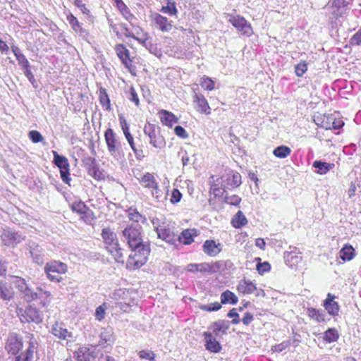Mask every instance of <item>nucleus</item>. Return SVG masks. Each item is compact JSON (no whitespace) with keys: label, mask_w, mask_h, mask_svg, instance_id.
Masks as SVG:
<instances>
[{"label":"nucleus","mask_w":361,"mask_h":361,"mask_svg":"<svg viewBox=\"0 0 361 361\" xmlns=\"http://www.w3.org/2000/svg\"><path fill=\"white\" fill-rule=\"evenodd\" d=\"M204 336L205 339L206 349L212 353H219L221 350V344L216 341V338L211 332H204Z\"/></svg>","instance_id":"4468645a"},{"label":"nucleus","mask_w":361,"mask_h":361,"mask_svg":"<svg viewBox=\"0 0 361 361\" xmlns=\"http://www.w3.org/2000/svg\"><path fill=\"white\" fill-rule=\"evenodd\" d=\"M238 301V297L231 290H226L221 295V304L235 305Z\"/></svg>","instance_id":"2f4dec72"},{"label":"nucleus","mask_w":361,"mask_h":361,"mask_svg":"<svg viewBox=\"0 0 361 361\" xmlns=\"http://www.w3.org/2000/svg\"><path fill=\"white\" fill-rule=\"evenodd\" d=\"M99 101L103 107H105L106 109L109 110L110 109V99L109 98V96L106 93V91L104 88L101 87L99 89Z\"/></svg>","instance_id":"a19ab883"},{"label":"nucleus","mask_w":361,"mask_h":361,"mask_svg":"<svg viewBox=\"0 0 361 361\" xmlns=\"http://www.w3.org/2000/svg\"><path fill=\"white\" fill-rule=\"evenodd\" d=\"M227 316L229 318H233V320L231 321L232 324H238L240 322L239 314H238L235 308L231 310Z\"/></svg>","instance_id":"bf43d9fd"},{"label":"nucleus","mask_w":361,"mask_h":361,"mask_svg":"<svg viewBox=\"0 0 361 361\" xmlns=\"http://www.w3.org/2000/svg\"><path fill=\"white\" fill-rule=\"evenodd\" d=\"M12 51L22 70L26 68H29L30 66L28 60L26 59L25 56L21 52L20 49L18 47H13Z\"/></svg>","instance_id":"bb28decb"},{"label":"nucleus","mask_w":361,"mask_h":361,"mask_svg":"<svg viewBox=\"0 0 361 361\" xmlns=\"http://www.w3.org/2000/svg\"><path fill=\"white\" fill-rule=\"evenodd\" d=\"M155 129V124L148 123L147 125H145L144 128V132L145 135H147L149 137L150 143L152 144L154 147H157Z\"/></svg>","instance_id":"72a5a7b5"},{"label":"nucleus","mask_w":361,"mask_h":361,"mask_svg":"<svg viewBox=\"0 0 361 361\" xmlns=\"http://www.w3.org/2000/svg\"><path fill=\"white\" fill-rule=\"evenodd\" d=\"M257 290L255 284L249 280H240L237 286L238 293L243 295L252 294Z\"/></svg>","instance_id":"aec40b11"},{"label":"nucleus","mask_w":361,"mask_h":361,"mask_svg":"<svg viewBox=\"0 0 361 361\" xmlns=\"http://www.w3.org/2000/svg\"><path fill=\"white\" fill-rule=\"evenodd\" d=\"M174 132L178 137H179L182 139H186L189 136V135L186 132V130L183 127L180 126H177L175 127Z\"/></svg>","instance_id":"13d9d810"},{"label":"nucleus","mask_w":361,"mask_h":361,"mask_svg":"<svg viewBox=\"0 0 361 361\" xmlns=\"http://www.w3.org/2000/svg\"><path fill=\"white\" fill-rule=\"evenodd\" d=\"M159 118L163 125L171 128L178 122V118L173 113L166 110H159Z\"/></svg>","instance_id":"a211bd4d"},{"label":"nucleus","mask_w":361,"mask_h":361,"mask_svg":"<svg viewBox=\"0 0 361 361\" xmlns=\"http://www.w3.org/2000/svg\"><path fill=\"white\" fill-rule=\"evenodd\" d=\"M159 30L162 31H169L171 29L172 25L169 23L167 18L159 15Z\"/></svg>","instance_id":"3c124183"},{"label":"nucleus","mask_w":361,"mask_h":361,"mask_svg":"<svg viewBox=\"0 0 361 361\" xmlns=\"http://www.w3.org/2000/svg\"><path fill=\"white\" fill-rule=\"evenodd\" d=\"M352 44L360 45L361 44V30H359L351 38Z\"/></svg>","instance_id":"338daca9"},{"label":"nucleus","mask_w":361,"mask_h":361,"mask_svg":"<svg viewBox=\"0 0 361 361\" xmlns=\"http://www.w3.org/2000/svg\"><path fill=\"white\" fill-rule=\"evenodd\" d=\"M240 201L241 198L236 195L226 196L224 198V202L231 205H238Z\"/></svg>","instance_id":"6e6d98bb"},{"label":"nucleus","mask_w":361,"mask_h":361,"mask_svg":"<svg viewBox=\"0 0 361 361\" xmlns=\"http://www.w3.org/2000/svg\"><path fill=\"white\" fill-rule=\"evenodd\" d=\"M312 166L317 169L318 173L326 174L334 167V164L321 161H315L313 162Z\"/></svg>","instance_id":"7c9ffc66"},{"label":"nucleus","mask_w":361,"mask_h":361,"mask_svg":"<svg viewBox=\"0 0 361 361\" xmlns=\"http://www.w3.org/2000/svg\"><path fill=\"white\" fill-rule=\"evenodd\" d=\"M2 243L6 246L13 245L20 242V236L15 232L4 230L1 235Z\"/></svg>","instance_id":"f3484780"},{"label":"nucleus","mask_w":361,"mask_h":361,"mask_svg":"<svg viewBox=\"0 0 361 361\" xmlns=\"http://www.w3.org/2000/svg\"><path fill=\"white\" fill-rule=\"evenodd\" d=\"M131 250L126 262V268L135 270L147 262L150 252L148 243H145L142 236V227L139 224H130L122 231V238Z\"/></svg>","instance_id":"f257e3e1"},{"label":"nucleus","mask_w":361,"mask_h":361,"mask_svg":"<svg viewBox=\"0 0 361 361\" xmlns=\"http://www.w3.org/2000/svg\"><path fill=\"white\" fill-rule=\"evenodd\" d=\"M140 357L142 359H147L152 360L155 358L156 355L154 353L148 350H141L139 353Z\"/></svg>","instance_id":"052dcab7"},{"label":"nucleus","mask_w":361,"mask_h":361,"mask_svg":"<svg viewBox=\"0 0 361 361\" xmlns=\"http://www.w3.org/2000/svg\"><path fill=\"white\" fill-rule=\"evenodd\" d=\"M43 317L40 311L35 307L29 306L25 310L24 314L20 317L22 322H34L39 324L42 322Z\"/></svg>","instance_id":"1a4fd4ad"},{"label":"nucleus","mask_w":361,"mask_h":361,"mask_svg":"<svg viewBox=\"0 0 361 361\" xmlns=\"http://www.w3.org/2000/svg\"><path fill=\"white\" fill-rule=\"evenodd\" d=\"M15 291L12 285L3 280H0V299L9 302L14 297Z\"/></svg>","instance_id":"f8f14e48"},{"label":"nucleus","mask_w":361,"mask_h":361,"mask_svg":"<svg viewBox=\"0 0 361 361\" xmlns=\"http://www.w3.org/2000/svg\"><path fill=\"white\" fill-rule=\"evenodd\" d=\"M36 341L35 339L34 338V336L32 334H30V341H29V346L26 350V353H25V356L31 360L33 357V354H34V352H35V349L36 348L35 347V345H36Z\"/></svg>","instance_id":"a18cd8bd"},{"label":"nucleus","mask_w":361,"mask_h":361,"mask_svg":"<svg viewBox=\"0 0 361 361\" xmlns=\"http://www.w3.org/2000/svg\"><path fill=\"white\" fill-rule=\"evenodd\" d=\"M307 313L311 318L319 322L325 321V314L323 311H319L314 308H309L307 310Z\"/></svg>","instance_id":"ea45409f"},{"label":"nucleus","mask_w":361,"mask_h":361,"mask_svg":"<svg viewBox=\"0 0 361 361\" xmlns=\"http://www.w3.org/2000/svg\"><path fill=\"white\" fill-rule=\"evenodd\" d=\"M226 178L228 186L235 188L241 184V176L238 172H232L231 174H228Z\"/></svg>","instance_id":"f704fd0d"},{"label":"nucleus","mask_w":361,"mask_h":361,"mask_svg":"<svg viewBox=\"0 0 361 361\" xmlns=\"http://www.w3.org/2000/svg\"><path fill=\"white\" fill-rule=\"evenodd\" d=\"M117 8L123 16V17L128 20L130 25H133L136 18L135 17L130 13V10L128 7L124 4L122 0H114Z\"/></svg>","instance_id":"5701e85b"},{"label":"nucleus","mask_w":361,"mask_h":361,"mask_svg":"<svg viewBox=\"0 0 361 361\" xmlns=\"http://www.w3.org/2000/svg\"><path fill=\"white\" fill-rule=\"evenodd\" d=\"M161 11L166 14L173 16L177 13L176 4L171 0H166V6H162Z\"/></svg>","instance_id":"37998d69"},{"label":"nucleus","mask_w":361,"mask_h":361,"mask_svg":"<svg viewBox=\"0 0 361 361\" xmlns=\"http://www.w3.org/2000/svg\"><path fill=\"white\" fill-rule=\"evenodd\" d=\"M333 116L334 115L332 114H324L322 121H321V123H319L320 125V127L325 128L326 130L331 129Z\"/></svg>","instance_id":"de8ad7c7"},{"label":"nucleus","mask_w":361,"mask_h":361,"mask_svg":"<svg viewBox=\"0 0 361 361\" xmlns=\"http://www.w3.org/2000/svg\"><path fill=\"white\" fill-rule=\"evenodd\" d=\"M222 250V245L214 240H207L202 245V251L208 256H217Z\"/></svg>","instance_id":"9b49d317"},{"label":"nucleus","mask_w":361,"mask_h":361,"mask_svg":"<svg viewBox=\"0 0 361 361\" xmlns=\"http://www.w3.org/2000/svg\"><path fill=\"white\" fill-rule=\"evenodd\" d=\"M338 337V333L335 329H329L324 334V339L329 343L336 341Z\"/></svg>","instance_id":"79ce46f5"},{"label":"nucleus","mask_w":361,"mask_h":361,"mask_svg":"<svg viewBox=\"0 0 361 361\" xmlns=\"http://www.w3.org/2000/svg\"><path fill=\"white\" fill-rule=\"evenodd\" d=\"M159 238L171 245H174L177 241V236L169 224L164 226L159 225Z\"/></svg>","instance_id":"ddd939ff"},{"label":"nucleus","mask_w":361,"mask_h":361,"mask_svg":"<svg viewBox=\"0 0 361 361\" xmlns=\"http://www.w3.org/2000/svg\"><path fill=\"white\" fill-rule=\"evenodd\" d=\"M182 198V194L178 189H173L172 190L171 197H170V202L172 204H176L180 201Z\"/></svg>","instance_id":"4d7b16f0"},{"label":"nucleus","mask_w":361,"mask_h":361,"mask_svg":"<svg viewBox=\"0 0 361 361\" xmlns=\"http://www.w3.org/2000/svg\"><path fill=\"white\" fill-rule=\"evenodd\" d=\"M128 216L130 220L138 223L142 221V216L139 213L136 208L130 207L128 209Z\"/></svg>","instance_id":"c03bdc74"},{"label":"nucleus","mask_w":361,"mask_h":361,"mask_svg":"<svg viewBox=\"0 0 361 361\" xmlns=\"http://www.w3.org/2000/svg\"><path fill=\"white\" fill-rule=\"evenodd\" d=\"M115 51L116 55L121 61L122 63L126 67L129 68L131 65V60L130 59V52L123 44H118L115 46Z\"/></svg>","instance_id":"2eb2a0df"},{"label":"nucleus","mask_w":361,"mask_h":361,"mask_svg":"<svg viewBox=\"0 0 361 361\" xmlns=\"http://www.w3.org/2000/svg\"><path fill=\"white\" fill-rule=\"evenodd\" d=\"M224 192L225 190L224 189L217 187L216 185H213L210 189V192L213 194L215 197H221Z\"/></svg>","instance_id":"680f3d73"},{"label":"nucleus","mask_w":361,"mask_h":361,"mask_svg":"<svg viewBox=\"0 0 361 361\" xmlns=\"http://www.w3.org/2000/svg\"><path fill=\"white\" fill-rule=\"evenodd\" d=\"M253 314L250 312H246L242 319L243 323L247 326L253 321Z\"/></svg>","instance_id":"774afa93"},{"label":"nucleus","mask_w":361,"mask_h":361,"mask_svg":"<svg viewBox=\"0 0 361 361\" xmlns=\"http://www.w3.org/2000/svg\"><path fill=\"white\" fill-rule=\"evenodd\" d=\"M291 341L290 340L284 341L282 343L275 345L273 346L272 350L274 352L281 353L288 348L289 345H290Z\"/></svg>","instance_id":"5fc2aeb1"},{"label":"nucleus","mask_w":361,"mask_h":361,"mask_svg":"<svg viewBox=\"0 0 361 361\" xmlns=\"http://www.w3.org/2000/svg\"><path fill=\"white\" fill-rule=\"evenodd\" d=\"M232 263L230 260H219L214 262H207V273L214 274L224 270L226 267H230Z\"/></svg>","instance_id":"6ab92c4d"},{"label":"nucleus","mask_w":361,"mask_h":361,"mask_svg":"<svg viewBox=\"0 0 361 361\" xmlns=\"http://www.w3.org/2000/svg\"><path fill=\"white\" fill-rule=\"evenodd\" d=\"M336 297L331 294H327V298L324 302V307L330 315L336 316L338 314L339 305L337 302L334 301Z\"/></svg>","instance_id":"dca6fc26"},{"label":"nucleus","mask_w":361,"mask_h":361,"mask_svg":"<svg viewBox=\"0 0 361 361\" xmlns=\"http://www.w3.org/2000/svg\"><path fill=\"white\" fill-rule=\"evenodd\" d=\"M194 102L197 105V110L202 114L209 115L211 114V109L204 97L202 94H195L194 96Z\"/></svg>","instance_id":"412c9836"},{"label":"nucleus","mask_w":361,"mask_h":361,"mask_svg":"<svg viewBox=\"0 0 361 361\" xmlns=\"http://www.w3.org/2000/svg\"><path fill=\"white\" fill-rule=\"evenodd\" d=\"M14 283L20 298L27 302L39 299L42 307H47L49 305L51 295L50 291L44 290L40 287L34 290L25 279L20 276H15Z\"/></svg>","instance_id":"f03ea898"},{"label":"nucleus","mask_w":361,"mask_h":361,"mask_svg":"<svg viewBox=\"0 0 361 361\" xmlns=\"http://www.w3.org/2000/svg\"><path fill=\"white\" fill-rule=\"evenodd\" d=\"M54 156V164L60 169V174L62 180L70 185L71 178H70V165L68 159L62 155L58 154L56 151H52Z\"/></svg>","instance_id":"39448f33"},{"label":"nucleus","mask_w":361,"mask_h":361,"mask_svg":"<svg viewBox=\"0 0 361 361\" xmlns=\"http://www.w3.org/2000/svg\"><path fill=\"white\" fill-rule=\"evenodd\" d=\"M200 85L202 87L209 91L213 90L214 89V82L208 77L202 78Z\"/></svg>","instance_id":"09e8293b"},{"label":"nucleus","mask_w":361,"mask_h":361,"mask_svg":"<svg viewBox=\"0 0 361 361\" xmlns=\"http://www.w3.org/2000/svg\"><path fill=\"white\" fill-rule=\"evenodd\" d=\"M68 267L65 263L52 261L46 264L44 271L47 278L53 282L59 283L63 280L62 274L67 272Z\"/></svg>","instance_id":"7ed1b4c3"},{"label":"nucleus","mask_w":361,"mask_h":361,"mask_svg":"<svg viewBox=\"0 0 361 361\" xmlns=\"http://www.w3.org/2000/svg\"><path fill=\"white\" fill-rule=\"evenodd\" d=\"M105 355L101 351L94 350L85 354L83 361H100L101 357ZM78 361H82V360L80 359Z\"/></svg>","instance_id":"4c0bfd02"},{"label":"nucleus","mask_w":361,"mask_h":361,"mask_svg":"<svg viewBox=\"0 0 361 361\" xmlns=\"http://www.w3.org/2000/svg\"><path fill=\"white\" fill-rule=\"evenodd\" d=\"M197 235L196 229H185L182 231L179 236H177V240L184 245H190L193 241V238Z\"/></svg>","instance_id":"b1692460"},{"label":"nucleus","mask_w":361,"mask_h":361,"mask_svg":"<svg viewBox=\"0 0 361 361\" xmlns=\"http://www.w3.org/2000/svg\"><path fill=\"white\" fill-rule=\"evenodd\" d=\"M67 21L71 26L72 29L77 34H79L81 36H83L87 34L86 30H85L81 23L78 20L77 18L75 17L72 13H70L67 16Z\"/></svg>","instance_id":"393cba45"},{"label":"nucleus","mask_w":361,"mask_h":361,"mask_svg":"<svg viewBox=\"0 0 361 361\" xmlns=\"http://www.w3.org/2000/svg\"><path fill=\"white\" fill-rule=\"evenodd\" d=\"M89 159L92 162L91 166H90V168L88 169L89 174L90 176H92L94 179L100 180L102 178V174L95 164V159L90 158Z\"/></svg>","instance_id":"58836bf2"},{"label":"nucleus","mask_w":361,"mask_h":361,"mask_svg":"<svg viewBox=\"0 0 361 361\" xmlns=\"http://www.w3.org/2000/svg\"><path fill=\"white\" fill-rule=\"evenodd\" d=\"M271 268L270 264L268 262L258 263L257 264V270L259 274H262L266 271H269Z\"/></svg>","instance_id":"e2e57ef3"},{"label":"nucleus","mask_w":361,"mask_h":361,"mask_svg":"<svg viewBox=\"0 0 361 361\" xmlns=\"http://www.w3.org/2000/svg\"><path fill=\"white\" fill-rule=\"evenodd\" d=\"M347 6L345 0H334L331 4L332 13L338 17L341 16Z\"/></svg>","instance_id":"c85d7f7f"},{"label":"nucleus","mask_w":361,"mask_h":361,"mask_svg":"<svg viewBox=\"0 0 361 361\" xmlns=\"http://www.w3.org/2000/svg\"><path fill=\"white\" fill-rule=\"evenodd\" d=\"M102 236L104 241L110 245L118 246V240L116 234L113 232L109 228H104L102 229Z\"/></svg>","instance_id":"a878e982"},{"label":"nucleus","mask_w":361,"mask_h":361,"mask_svg":"<svg viewBox=\"0 0 361 361\" xmlns=\"http://www.w3.org/2000/svg\"><path fill=\"white\" fill-rule=\"evenodd\" d=\"M289 250L284 252L286 264L290 268L296 267L301 262L302 257L301 252L296 247H289Z\"/></svg>","instance_id":"423d86ee"},{"label":"nucleus","mask_w":361,"mask_h":361,"mask_svg":"<svg viewBox=\"0 0 361 361\" xmlns=\"http://www.w3.org/2000/svg\"><path fill=\"white\" fill-rule=\"evenodd\" d=\"M307 70V64L305 61H300L295 67V74L298 77H302Z\"/></svg>","instance_id":"8fccbe9b"},{"label":"nucleus","mask_w":361,"mask_h":361,"mask_svg":"<svg viewBox=\"0 0 361 361\" xmlns=\"http://www.w3.org/2000/svg\"><path fill=\"white\" fill-rule=\"evenodd\" d=\"M291 153V149L289 147L281 145L276 147L273 151V154L280 159H285L288 157Z\"/></svg>","instance_id":"e433bc0d"},{"label":"nucleus","mask_w":361,"mask_h":361,"mask_svg":"<svg viewBox=\"0 0 361 361\" xmlns=\"http://www.w3.org/2000/svg\"><path fill=\"white\" fill-rule=\"evenodd\" d=\"M233 227L239 228L247 224V220L241 211H238L231 220Z\"/></svg>","instance_id":"c9c22d12"},{"label":"nucleus","mask_w":361,"mask_h":361,"mask_svg":"<svg viewBox=\"0 0 361 361\" xmlns=\"http://www.w3.org/2000/svg\"><path fill=\"white\" fill-rule=\"evenodd\" d=\"M104 137L109 153L116 158L120 157L119 146L113 130L108 128L105 131Z\"/></svg>","instance_id":"0eeeda50"},{"label":"nucleus","mask_w":361,"mask_h":361,"mask_svg":"<svg viewBox=\"0 0 361 361\" xmlns=\"http://www.w3.org/2000/svg\"><path fill=\"white\" fill-rule=\"evenodd\" d=\"M104 304L102 305H99L98 307H97L95 310V318L101 321L102 319H104L105 315V308L104 307Z\"/></svg>","instance_id":"0e129e2a"},{"label":"nucleus","mask_w":361,"mask_h":361,"mask_svg":"<svg viewBox=\"0 0 361 361\" xmlns=\"http://www.w3.org/2000/svg\"><path fill=\"white\" fill-rule=\"evenodd\" d=\"M5 348L9 354L17 355L23 348L22 338L15 333L11 334L8 337Z\"/></svg>","instance_id":"6e6552de"},{"label":"nucleus","mask_w":361,"mask_h":361,"mask_svg":"<svg viewBox=\"0 0 361 361\" xmlns=\"http://www.w3.org/2000/svg\"><path fill=\"white\" fill-rule=\"evenodd\" d=\"M141 183L145 188H147L149 189H154L155 190L156 193H157V183L155 181V178H154V176L152 175L151 173H147L145 175H144V176L142 177V178L141 180Z\"/></svg>","instance_id":"473e14b6"},{"label":"nucleus","mask_w":361,"mask_h":361,"mask_svg":"<svg viewBox=\"0 0 361 361\" xmlns=\"http://www.w3.org/2000/svg\"><path fill=\"white\" fill-rule=\"evenodd\" d=\"M229 327L228 322L226 320H219L212 324L209 329L213 336H218L221 334H225Z\"/></svg>","instance_id":"4be33fe9"},{"label":"nucleus","mask_w":361,"mask_h":361,"mask_svg":"<svg viewBox=\"0 0 361 361\" xmlns=\"http://www.w3.org/2000/svg\"><path fill=\"white\" fill-rule=\"evenodd\" d=\"M74 5L76 7L79 8L82 12V13L89 14L90 10L86 7L85 4H83L82 0H75Z\"/></svg>","instance_id":"69168bd1"},{"label":"nucleus","mask_w":361,"mask_h":361,"mask_svg":"<svg viewBox=\"0 0 361 361\" xmlns=\"http://www.w3.org/2000/svg\"><path fill=\"white\" fill-rule=\"evenodd\" d=\"M71 209L79 214H86L88 209L87 207L82 202H73L71 205Z\"/></svg>","instance_id":"49530a36"},{"label":"nucleus","mask_w":361,"mask_h":361,"mask_svg":"<svg viewBox=\"0 0 361 361\" xmlns=\"http://www.w3.org/2000/svg\"><path fill=\"white\" fill-rule=\"evenodd\" d=\"M185 269L191 273H207V262L202 263H190L188 264Z\"/></svg>","instance_id":"c756f323"},{"label":"nucleus","mask_w":361,"mask_h":361,"mask_svg":"<svg viewBox=\"0 0 361 361\" xmlns=\"http://www.w3.org/2000/svg\"><path fill=\"white\" fill-rule=\"evenodd\" d=\"M28 135L33 143H38L44 140L41 133L37 130L30 131Z\"/></svg>","instance_id":"603ef678"},{"label":"nucleus","mask_w":361,"mask_h":361,"mask_svg":"<svg viewBox=\"0 0 361 361\" xmlns=\"http://www.w3.org/2000/svg\"><path fill=\"white\" fill-rule=\"evenodd\" d=\"M221 308V303L216 302L214 303H210L208 305H202L201 307V310H205L207 312L217 311Z\"/></svg>","instance_id":"864d4df0"},{"label":"nucleus","mask_w":361,"mask_h":361,"mask_svg":"<svg viewBox=\"0 0 361 361\" xmlns=\"http://www.w3.org/2000/svg\"><path fill=\"white\" fill-rule=\"evenodd\" d=\"M51 334L60 340L66 341L67 345L75 341L74 336L71 331L63 328L58 322H56L51 327Z\"/></svg>","instance_id":"9d476101"},{"label":"nucleus","mask_w":361,"mask_h":361,"mask_svg":"<svg viewBox=\"0 0 361 361\" xmlns=\"http://www.w3.org/2000/svg\"><path fill=\"white\" fill-rule=\"evenodd\" d=\"M227 20L236 28L241 35L250 37L253 31L250 23H249L243 17L238 15L229 14L227 16Z\"/></svg>","instance_id":"20e7f679"},{"label":"nucleus","mask_w":361,"mask_h":361,"mask_svg":"<svg viewBox=\"0 0 361 361\" xmlns=\"http://www.w3.org/2000/svg\"><path fill=\"white\" fill-rule=\"evenodd\" d=\"M355 255V250L352 245H345L340 250L339 256L343 261H350L354 258Z\"/></svg>","instance_id":"cd10ccee"}]
</instances>
